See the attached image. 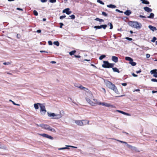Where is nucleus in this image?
<instances>
[{
  "label": "nucleus",
  "instance_id": "47",
  "mask_svg": "<svg viewBox=\"0 0 157 157\" xmlns=\"http://www.w3.org/2000/svg\"><path fill=\"white\" fill-rule=\"evenodd\" d=\"M65 17H66L65 15L62 16H60L59 18H60V19H63L65 18Z\"/></svg>",
  "mask_w": 157,
  "mask_h": 157
},
{
  "label": "nucleus",
  "instance_id": "28",
  "mask_svg": "<svg viewBox=\"0 0 157 157\" xmlns=\"http://www.w3.org/2000/svg\"><path fill=\"white\" fill-rule=\"evenodd\" d=\"M108 25H109L110 26V29H112L113 28V26L112 24L111 23H108Z\"/></svg>",
  "mask_w": 157,
  "mask_h": 157
},
{
  "label": "nucleus",
  "instance_id": "10",
  "mask_svg": "<svg viewBox=\"0 0 157 157\" xmlns=\"http://www.w3.org/2000/svg\"><path fill=\"white\" fill-rule=\"evenodd\" d=\"M40 135L42 136L43 137H45L46 138H48L49 139H51V140H53V138L52 137L50 136H49V135L46 134H40Z\"/></svg>",
  "mask_w": 157,
  "mask_h": 157
},
{
  "label": "nucleus",
  "instance_id": "50",
  "mask_svg": "<svg viewBox=\"0 0 157 157\" xmlns=\"http://www.w3.org/2000/svg\"><path fill=\"white\" fill-rule=\"evenodd\" d=\"M48 43L49 45H52V42L51 41H48Z\"/></svg>",
  "mask_w": 157,
  "mask_h": 157
},
{
  "label": "nucleus",
  "instance_id": "53",
  "mask_svg": "<svg viewBox=\"0 0 157 157\" xmlns=\"http://www.w3.org/2000/svg\"><path fill=\"white\" fill-rule=\"evenodd\" d=\"M132 76L134 77H136L137 76V75H136V74H135L134 73H133L132 74Z\"/></svg>",
  "mask_w": 157,
  "mask_h": 157
},
{
  "label": "nucleus",
  "instance_id": "60",
  "mask_svg": "<svg viewBox=\"0 0 157 157\" xmlns=\"http://www.w3.org/2000/svg\"><path fill=\"white\" fill-rule=\"evenodd\" d=\"M99 20H100V18H95V20H96V21H99Z\"/></svg>",
  "mask_w": 157,
  "mask_h": 157
},
{
  "label": "nucleus",
  "instance_id": "22",
  "mask_svg": "<svg viewBox=\"0 0 157 157\" xmlns=\"http://www.w3.org/2000/svg\"><path fill=\"white\" fill-rule=\"evenodd\" d=\"M129 63L132 66H135L136 64V62L133 61V59L130 62H129Z\"/></svg>",
  "mask_w": 157,
  "mask_h": 157
},
{
  "label": "nucleus",
  "instance_id": "52",
  "mask_svg": "<svg viewBox=\"0 0 157 157\" xmlns=\"http://www.w3.org/2000/svg\"><path fill=\"white\" fill-rule=\"evenodd\" d=\"M41 2L42 3L45 2L47 1V0H40Z\"/></svg>",
  "mask_w": 157,
  "mask_h": 157
},
{
  "label": "nucleus",
  "instance_id": "20",
  "mask_svg": "<svg viewBox=\"0 0 157 157\" xmlns=\"http://www.w3.org/2000/svg\"><path fill=\"white\" fill-rule=\"evenodd\" d=\"M154 14L153 13H151L150 15L147 17V18L152 19L154 18Z\"/></svg>",
  "mask_w": 157,
  "mask_h": 157
},
{
  "label": "nucleus",
  "instance_id": "7",
  "mask_svg": "<svg viewBox=\"0 0 157 157\" xmlns=\"http://www.w3.org/2000/svg\"><path fill=\"white\" fill-rule=\"evenodd\" d=\"M104 64H102V67L105 68H112L113 67L114 64L113 63H109L108 61H103Z\"/></svg>",
  "mask_w": 157,
  "mask_h": 157
},
{
  "label": "nucleus",
  "instance_id": "9",
  "mask_svg": "<svg viewBox=\"0 0 157 157\" xmlns=\"http://www.w3.org/2000/svg\"><path fill=\"white\" fill-rule=\"evenodd\" d=\"M86 99L87 102L90 105L92 106H94L95 105V103L91 100L90 99L88 98H86Z\"/></svg>",
  "mask_w": 157,
  "mask_h": 157
},
{
  "label": "nucleus",
  "instance_id": "6",
  "mask_svg": "<svg viewBox=\"0 0 157 157\" xmlns=\"http://www.w3.org/2000/svg\"><path fill=\"white\" fill-rule=\"evenodd\" d=\"M75 86L81 90H83L84 91L87 92L89 94V97L91 99H92V94L91 93V92L86 87H83L81 85H80V86H77L75 85Z\"/></svg>",
  "mask_w": 157,
  "mask_h": 157
},
{
  "label": "nucleus",
  "instance_id": "3",
  "mask_svg": "<svg viewBox=\"0 0 157 157\" xmlns=\"http://www.w3.org/2000/svg\"><path fill=\"white\" fill-rule=\"evenodd\" d=\"M75 123L78 125L82 126L86 125L87 124H89V121L85 120H75Z\"/></svg>",
  "mask_w": 157,
  "mask_h": 157
},
{
  "label": "nucleus",
  "instance_id": "62",
  "mask_svg": "<svg viewBox=\"0 0 157 157\" xmlns=\"http://www.w3.org/2000/svg\"><path fill=\"white\" fill-rule=\"evenodd\" d=\"M99 21L100 22H103L104 20L103 19H100Z\"/></svg>",
  "mask_w": 157,
  "mask_h": 157
},
{
  "label": "nucleus",
  "instance_id": "1",
  "mask_svg": "<svg viewBox=\"0 0 157 157\" xmlns=\"http://www.w3.org/2000/svg\"><path fill=\"white\" fill-rule=\"evenodd\" d=\"M104 83L107 87L113 90L117 94H119V92L115 85L107 80L104 79Z\"/></svg>",
  "mask_w": 157,
  "mask_h": 157
},
{
  "label": "nucleus",
  "instance_id": "46",
  "mask_svg": "<svg viewBox=\"0 0 157 157\" xmlns=\"http://www.w3.org/2000/svg\"><path fill=\"white\" fill-rule=\"evenodd\" d=\"M125 39L128 40H129V41H131L132 40V38H129V37H126Z\"/></svg>",
  "mask_w": 157,
  "mask_h": 157
},
{
  "label": "nucleus",
  "instance_id": "30",
  "mask_svg": "<svg viewBox=\"0 0 157 157\" xmlns=\"http://www.w3.org/2000/svg\"><path fill=\"white\" fill-rule=\"evenodd\" d=\"M69 149V148L67 147H64L59 148V150H64V149Z\"/></svg>",
  "mask_w": 157,
  "mask_h": 157
},
{
  "label": "nucleus",
  "instance_id": "19",
  "mask_svg": "<svg viewBox=\"0 0 157 157\" xmlns=\"http://www.w3.org/2000/svg\"><path fill=\"white\" fill-rule=\"evenodd\" d=\"M157 69H154L152 70H151L150 71V73L151 74H157Z\"/></svg>",
  "mask_w": 157,
  "mask_h": 157
},
{
  "label": "nucleus",
  "instance_id": "56",
  "mask_svg": "<svg viewBox=\"0 0 157 157\" xmlns=\"http://www.w3.org/2000/svg\"><path fill=\"white\" fill-rule=\"evenodd\" d=\"M12 102L13 103V104L15 105H20L18 104H17L15 103L14 101H12Z\"/></svg>",
  "mask_w": 157,
  "mask_h": 157
},
{
  "label": "nucleus",
  "instance_id": "32",
  "mask_svg": "<svg viewBox=\"0 0 157 157\" xmlns=\"http://www.w3.org/2000/svg\"><path fill=\"white\" fill-rule=\"evenodd\" d=\"M0 148L6 149V146H2L0 144Z\"/></svg>",
  "mask_w": 157,
  "mask_h": 157
},
{
  "label": "nucleus",
  "instance_id": "8",
  "mask_svg": "<svg viewBox=\"0 0 157 157\" xmlns=\"http://www.w3.org/2000/svg\"><path fill=\"white\" fill-rule=\"evenodd\" d=\"M40 112L41 114L42 115H44L46 112L45 106L43 104H42L40 106Z\"/></svg>",
  "mask_w": 157,
  "mask_h": 157
},
{
  "label": "nucleus",
  "instance_id": "63",
  "mask_svg": "<svg viewBox=\"0 0 157 157\" xmlns=\"http://www.w3.org/2000/svg\"><path fill=\"white\" fill-rule=\"evenodd\" d=\"M97 104H98L99 105H102V103H101V102H98V103H97Z\"/></svg>",
  "mask_w": 157,
  "mask_h": 157
},
{
  "label": "nucleus",
  "instance_id": "25",
  "mask_svg": "<svg viewBox=\"0 0 157 157\" xmlns=\"http://www.w3.org/2000/svg\"><path fill=\"white\" fill-rule=\"evenodd\" d=\"M107 27V25H101V29L102 28L103 29H105Z\"/></svg>",
  "mask_w": 157,
  "mask_h": 157
},
{
  "label": "nucleus",
  "instance_id": "55",
  "mask_svg": "<svg viewBox=\"0 0 157 157\" xmlns=\"http://www.w3.org/2000/svg\"><path fill=\"white\" fill-rule=\"evenodd\" d=\"M93 100H94V102L95 103V104H97V103H98V102L97 101V100L96 99H93Z\"/></svg>",
  "mask_w": 157,
  "mask_h": 157
},
{
  "label": "nucleus",
  "instance_id": "33",
  "mask_svg": "<svg viewBox=\"0 0 157 157\" xmlns=\"http://www.w3.org/2000/svg\"><path fill=\"white\" fill-rule=\"evenodd\" d=\"M102 15L103 16H104L105 17H106L108 15L107 13H106L105 12H102Z\"/></svg>",
  "mask_w": 157,
  "mask_h": 157
},
{
  "label": "nucleus",
  "instance_id": "48",
  "mask_svg": "<svg viewBox=\"0 0 157 157\" xmlns=\"http://www.w3.org/2000/svg\"><path fill=\"white\" fill-rule=\"evenodd\" d=\"M59 24L60 25V28H62V26L63 25V24L62 23H60Z\"/></svg>",
  "mask_w": 157,
  "mask_h": 157
},
{
  "label": "nucleus",
  "instance_id": "61",
  "mask_svg": "<svg viewBox=\"0 0 157 157\" xmlns=\"http://www.w3.org/2000/svg\"><path fill=\"white\" fill-rule=\"evenodd\" d=\"M75 57H76V58H80L81 57V56H77V55H75Z\"/></svg>",
  "mask_w": 157,
  "mask_h": 157
},
{
  "label": "nucleus",
  "instance_id": "40",
  "mask_svg": "<svg viewBox=\"0 0 157 157\" xmlns=\"http://www.w3.org/2000/svg\"><path fill=\"white\" fill-rule=\"evenodd\" d=\"M69 17H70L72 19H74L75 18V16L74 15L69 16Z\"/></svg>",
  "mask_w": 157,
  "mask_h": 157
},
{
  "label": "nucleus",
  "instance_id": "57",
  "mask_svg": "<svg viewBox=\"0 0 157 157\" xmlns=\"http://www.w3.org/2000/svg\"><path fill=\"white\" fill-rule=\"evenodd\" d=\"M141 72V70L140 69L138 71H136V73L137 74H138V73H140Z\"/></svg>",
  "mask_w": 157,
  "mask_h": 157
},
{
  "label": "nucleus",
  "instance_id": "2",
  "mask_svg": "<svg viewBox=\"0 0 157 157\" xmlns=\"http://www.w3.org/2000/svg\"><path fill=\"white\" fill-rule=\"evenodd\" d=\"M128 24L129 26L137 29L141 28L142 26L140 23L137 21H129Z\"/></svg>",
  "mask_w": 157,
  "mask_h": 157
},
{
  "label": "nucleus",
  "instance_id": "59",
  "mask_svg": "<svg viewBox=\"0 0 157 157\" xmlns=\"http://www.w3.org/2000/svg\"><path fill=\"white\" fill-rule=\"evenodd\" d=\"M36 32L38 33H40L41 32V30L40 29L38 30H37Z\"/></svg>",
  "mask_w": 157,
  "mask_h": 157
},
{
  "label": "nucleus",
  "instance_id": "27",
  "mask_svg": "<svg viewBox=\"0 0 157 157\" xmlns=\"http://www.w3.org/2000/svg\"><path fill=\"white\" fill-rule=\"evenodd\" d=\"M53 44H54L55 45H56V46H59V42H58V41H55V42H54V43H53Z\"/></svg>",
  "mask_w": 157,
  "mask_h": 157
},
{
  "label": "nucleus",
  "instance_id": "58",
  "mask_svg": "<svg viewBox=\"0 0 157 157\" xmlns=\"http://www.w3.org/2000/svg\"><path fill=\"white\" fill-rule=\"evenodd\" d=\"M16 9L17 10H21V11H23V10L22 9H21V8H17Z\"/></svg>",
  "mask_w": 157,
  "mask_h": 157
},
{
  "label": "nucleus",
  "instance_id": "31",
  "mask_svg": "<svg viewBox=\"0 0 157 157\" xmlns=\"http://www.w3.org/2000/svg\"><path fill=\"white\" fill-rule=\"evenodd\" d=\"M97 2H98L99 3H100L101 4H102V5L104 4V3L102 1H101L100 0H97Z\"/></svg>",
  "mask_w": 157,
  "mask_h": 157
},
{
  "label": "nucleus",
  "instance_id": "51",
  "mask_svg": "<svg viewBox=\"0 0 157 157\" xmlns=\"http://www.w3.org/2000/svg\"><path fill=\"white\" fill-rule=\"evenodd\" d=\"M139 17L141 18H146V17L145 16L140 15Z\"/></svg>",
  "mask_w": 157,
  "mask_h": 157
},
{
  "label": "nucleus",
  "instance_id": "29",
  "mask_svg": "<svg viewBox=\"0 0 157 157\" xmlns=\"http://www.w3.org/2000/svg\"><path fill=\"white\" fill-rule=\"evenodd\" d=\"M131 150L135 151H138L137 148L136 147L133 146L132 147Z\"/></svg>",
  "mask_w": 157,
  "mask_h": 157
},
{
  "label": "nucleus",
  "instance_id": "17",
  "mask_svg": "<svg viewBox=\"0 0 157 157\" xmlns=\"http://www.w3.org/2000/svg\"><path fill=\"white\" fill-rule=\"evenodd\" d=\"M124 13L127 16H129L131 13V12L130 10H127L124 12Z\"/></svg>",
  "mask_w": 157,
  "mask_h": 157
},
{
  "label": "nucleus",
  "instance_id": "18",
  "mask_svg": "<svg viewBox=\"0 0 157 157\" xmlns=\"http://www.w3.org/2000/svg\"><path fill=\"white\" fill-rule=\"evenodd\" d=\"M107 6L108 7L111 8H116V6L113 5L112 4H110L109 5H107Z\"/></svg>",
  "mask_w": 157,
  "mask_h": 157
},
{
  "label": "nucleus",
  "instance_id": "45",
  "mask_svg": "<svg viewBox=\"0 0 157 157\" xmlns=\"http://www.w3.org/2000/svg\"><path fill=\"white\" fill-rule=\"evenodd\" d=\"M126 144L127 146L129 148H130L131 149L132 146H131V145H129L128 144Z\"/></svg>",
  "mask_w": 157,
  "mask_h": 157
},
{
  "label": "nucleus",
  "instance_id": "36",
  "mask_svg": "<svg viewBox=\"0 0 157 157\" xmlns=\"http://www.w3.org/2000/svg\"><path fill=\"white\" fill-rule=\"evenodd\" d=\"M117 111L118 112L120 113H122L124 115V114H125V113L123 112V111H121V110H117Z\"/></svg>",
  "mask_w": 157,
  "mask_h": 157
},
{
  "label": "nucleus",
  "instance_id": "15",
  "mask_svg": "<svg viewBox=\"0 0 157 157\" xmlns=\"http://www.w3.org/2000/svg\"><path fill=\"white\" fill-rule=\"evenodd\" d=\"M112 60L115 63H117L118 61V58L115 56H113L112 57Z\"/></svg>",
  "mask_w": 157,
  "mask_h": 157
},
{
  "label": "nucleus",
  "instance_id": "39",
  "mask_svg": "<svg viewBox=\"0 0 157 157\" xmlns=\"http://www.w3.org/2000/svg\"><path fill=\"white\" fill-rule=\"evenodd\" d=\"M94 28L96 29H101V25L100 26H95Z\"/></svg>",
  "mask_w": 157,
  "mask_h": 157
},
{
  "label": "nucleus",
  "instance_id": "14",
  "mask_svg": "<svg viewBox=\"0 0 157 157\" xmlns=\"http://www.w3.org/2000/svg\"><path fill=\"white\" fill-rule=\"evenodd\" d=\"M148 28L153 31H155L157 30V29L155 27L151 25L148 26Z\"/></svg>",
  "mask_w": 157,
  "mask_h": 157
},
{
  "label": "nucleus",
  "instance_id": "64",
  "mask_svg": "<svg viewBox=\"0 0 157 157\" xmlns=\"http://www.w3.org/2000/svg\"><path fill=\"white\" fill-rule=\"evenodd\" d=\"M153 76L157 78V74H154L153 75Z\"/></svg>",
  "mask_w": 157,
  "mask_h": 157
},
{
  "label": "nucleus",
  "instance_id": "12",
  "mask_svg": "<svg viewBox=\"0 0 157 157\" xmlns=\"http://www.w3.org/2000/svg\"><path fill=\"white\" fill-rule=\"evenodd\" d=\"M102 105L103 106H105L107 107H111L112 108L113 107V105H112L109 104H108L107 103L105 102H103L102 103Z\"/></svg>",
  "mask_w": 157,
  "mask_h": 157
},
{
  "label": "nucleus",
  "instance_id": "35",
  "mask_svg": "<svg viewBox=\"0 0 157 157\" xmlns=\"http://www.w3.org/2000/svg\"><path fill=\"white\" fill-rule=\"evenodd\" d=\"M156 38L155 37H154L152 40H151V41L153 42H155V40H156Z\"/></svg>",
  "mask_w": 157,
  "mask_h": 157
},
{
  "label": "nucleus",
  "instance_id": "42",
  "mask_svg": "<svg viewBox=\"0 0 157 157\" xmlns=\"http://www.w3.org/2000/svg\"><path fill=\"white\" fill-rule=\"evenodd\" d=\"M51 3H55L56 2V0H50L49 1Z\"/></svg>",
  "mask_w": 157,
  "mask_h": 157
},
{
  "label": "nucleus",
  "instance_id": "41",
  "mask_svg": "<svg viewBox=\"0 0 157 157\" xmlns=\"http://www.w3.org/2000/svg\"><path fill=\"white\" fill-rule=\"evenodd\" d=\"M149 3V2L147 0H145L143 4H148Z\"/></svg>",
  "mask_w": 157,
  "mask_h": 157
},
{
  "label": "nucleus",
  "instance_id": "5",
  "mask_svg": "<svg viewBox=\"0 0 157 157\" xmlns=\"http://www.w3.org/2000/svg\"><path fill=\"white\" fill-rule=\"evenodd\" d=\"M48 115L50 117H53V118L56 119H58L62 117V115L61 114V112H60L59 114H56L54 113H49V112L47 113Z\"/></svg>",
  "mask_w": 157,
  "mask_h": 157
},
{
  "label": "nucleus",
  "instance_id": "4",
  "mask_svg": "<svg viewBox=\"0 0 157 157\" xmlns=\"http://www.w3.org/2000/svg\"><path fill=\"white\" fill-rule=\"evenodd\" d=\"M38 126H39L42 128L48 130L52 132H55V130L54 129L51 128L49 125L47 124H41L39 125H37Z\"/></svg>",
  "mask_w": 157,
  "mask_h": 157
},
{
  "label": "nucleus",
  "instance_id": "16",
  "mask_svg": "<svg viewBox=\"0 0 157 157\" xmlns=\"http://www.w3.org/2000/svg\"><path fill=\"white\" fill-rule=\"evenodd\" d=\"M41 104L40 103L34 104V107L36 109H39V105L40 107V106Z\"/></svg>",
  "mask_w": 157,
  "mask_h": 157
},
{
  "label": "nucleus",
  "instance_id": "11",
  "mask_svg": "<svg viewBox=\"0 0 157 157\" xmlns=\"http://www.w3.org/2000/svg\"><path fill=\"white\" fill-rule=\"evenodd\" d=\"M70 9L69 8H66L63 11V13H65L66 14L69 15L71 14L72 12L71 11H70Z\"/></svg>",
  "mask_w": 157,
  "mask_h": 157
},
{
  "label": "nucleus",
  "instance_id": "26",
  "mask_svg": "<svg viewBox=\"0 0 157 157\" xmlns=\"http://www.w3.org/2000/svg\"><path fill=\"white\" fill-rule=\"evenodd\" d=\"M106 56L105 55H103L100 56L99 58V59L100 60H102L103 58L105 57Z\"/></svg>",
  "mask_w": 157,
  "mask_h": 157
},
{
  "label": "nucleus",
  "instance_id": "37",
  "mask_svg": "<svg viewBox=\"0 0 157 157\" xmlns=\"http://www.w3.org/2000/svg\"><path fill=\"white\" fill-rule=\"evenodd\" d=\"M33 13L35 15L37 16L38 15V13L35 10L33 11Z\"/></svg>",
  "mask_w": 157,
  "mask_h": 157
},
{
  "label": "nucleus",
  "instance_id": "34",
  "mask_svg": "<svg viewBox=\"0 0 157 157\" xmlns=\"http://www.w3.org/2000/svg\"><path fill=\"white\" fill-rule=\"evenodd\" d=\"M117 140V141H118L119 142H120V143H124V144H127V143L126 142H124V141H121V140Z\"/></svg>",
  "mask_w": 157,
  "mask_h": 157
},
{
  "label": "nucleus",
  "instance_id": "49",
  "mask_svg": "<svg viewBox=\"0 0 157 157\" xmlns=\"http://www.w3.org/2000/svg\"><path fill=\"white\" fill-rule=\"evenodd\" d=\"M150 56V54H146V57L147 58H149Z\"/></svg>",
  "mask_w": 157,
  "mask_h": 157
},
{
  "label": "nucleus",
  "instance_id": "38",
  "mask_svg": "<svg viewBox=\"0 0 157 157\" xmlns=\"http://www.w3.org/2000/svg\"><path fill=\"white\" fill-rule=\"evenodd\" d=\"M3 64L5 65H8L11 64V63L10 62H4L3 63Z\"/></svg>",
  "mask_w": 157,
  "mask_h": 157
},
{
  "label": "nucleus",
  "instance_id": "54",
  "mask_svg": "<svg viewBox=\"0 0 157 157\" xmlns=\"http://www.w3.org/2000/svg\"><path fill=\"white\" fill-rule=\"evenodd\" d=\"M123 86H126L127 85V83H122L121 84Z\"/></svg>",
  "mask_w": 157,
  "mask_h": 157
},
{
  "label": "nucleus",
  "instance_id": "44",
  "mask_svg": "<svg viewBox=\"0 0 157 157\" xmlns=\"http://www.w3.org/2000/svg\"><path fill=\"white\" fill-rule=\"evenodd\" d=\"M151 81L153 82H157V79L155 78H152L151 79Z\"/></svg>",
  "mask_w": 157,
  "mask_h": 157
},
{
  "label": "nucleus",
  "instance_id": "21",
  "mask_svg": "<svg viewBox=\"0 0 157 157\" xmlns=\"http://www.w3.org/2000/svg\"><path fill=\"white\" fill-rule=\"evenodd\" d=\"M112 69L113 70V71L114 72H117L118 73H120V71H119V70H118V69L116 67H112Z\"/></svg>",
  "mask_w": 157,
  "mask_h": 157
},
{
  "label": "nucleus",
  "instance_id": "24",
  "mask_svg": "<svg viewBox=\"0 0 157 157\" xmlns=\"http://www.w3.org/2000/svg\"><path fill=\"white\" fill-rule=\"evenodd\" d=\"M76 52V51L75 50L69 52V54L71 56H72L74 55Z\"/></svg>",
  "mask_w": 157,
  "mask_h": 157
},
{
  "label": "nucleus",
  "instance_id": "23",
  "mask_svg": "<svg viewBox=\"0 0 157 157\" xmlns=\"http://www.w3.org/2000/svg\"><path fill=\"white\" fill-rule=\"evenodd\" d=\"M125 59L129 61V62H130L132 59V58L129 57H125Z\"/></svg>",
  "mask_w": 157,
  "mask_h": 157
},
{
  "label": "nucleus",
  "instance_id": "43",
  "mask_svg": "<svg viewBox=\"0 0 157 157\" xmlns=\"http://www.w3.org/2000/svg\"><path fill=\"white\" fill-rule=\"evenodd\" d=\"M68 100H69V101H70V100H69V99H70V100H71V101H72V102L73 103H74V104H76V103H75V102L73 100H72V98H68Z\"/></svg>",
  "mask_w": 157,
  "mask_h": 157
},
{
  "label": "nucleus",
  "instance_id": "13",
  "mask_svg": "<svg viewBox=\"0 0 157 157\" xmlns=\"http://www.w3.org/2000/svg\"><path fill=\"white\" fill-rule=\"evenodd\" d=\"M144 10L147 12H150L152 11V10L150 8L147 7H145L144 8Z\"/></svg>",
  "mask_w": 157,
  "mask_h": 157
}]
</instances>
